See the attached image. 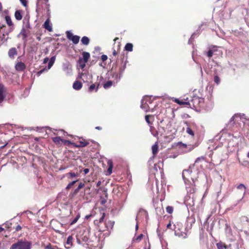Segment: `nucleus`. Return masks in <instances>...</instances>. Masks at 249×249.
Listing matches in <instances>:
<instances>
[{"instance_id":"obj_1","label":"nucleus","mask_w":249,"mask_h":249,"mask_svg":"<svg viewBox=\"0 0 249 249\" xmlns=\"http://www.w3.org/2000/svg\"><path fill=\"white\" fill-rule=\"evenodd\" d=\"M193 172L191 168L184 170L182 172V178L186 185V189L188 193L193 194L195 192V177L192 175Z\"/></svg>"},{"instance_id":"obj_2","label":"nucleus","mask_w":249,"mask_h":249,"mask_svg":"<svg viewBox=\"0 0 249 249\" xmlns=\"http://www.w3.org/2000/svg\"><path fill=\"white\" fill-rule=\"evenodd\" d=\"M173 227V230L175 231L176 236L183 238H186L187 237V233L185 231V229L181 223L179 222H176L174 224Z\"/></svg>"},{"instance_id":"obj_3","label":"nucleus","mask_w":249,"mask_h":249,"mask_svg":"<svg viewBox=\"0 0 249 249\" xmlns=\"http://www.w3.org/2000/svg\"><path fill=\"white\" fill-rule=\"evenodd\" d=\"M187 125L186 133L190 136L194 137L195 136V132L197 129L196 124L193 122L186 123Z\"/></svg>"},{"instance_id":"obj_4","label":"nucleus","mask_w":249,"mask_h":249,"mask_svg":"<svg viewBox=\"0 0 249 249\" xmlns=\"http://www.w3.org/2000/svg\"><path fill=\"white\" fill-rule=\"evenodd\" d=\"M151 103V100L149 97H145L142 98L141 101V107L144 109L146 112H147L149 107L148 104Z\"/></svg>"},{"instance_id":"obj_5","label":"nucleus","mask_w":249,"mask_h":249,"mask_svg":"<svg viewBox=\"0 0 249 249\" xmlns=\"http://www.w3.org/2000/svg\"><path fill=\"white\" fill-rule=\"evenodd\" d=\"M218 47L216 46H213L209 48V50L208 52H205V54L207 55L209 58H211L213 56V54L217 51Z\"/></svg>"},{"instance_id":"obj_6","label":"nucleus","mask_w":249,"mask_h":249,"mask_svg":"<svg viewBox=\"0 0 249 249\" xmlns=\"http://www.w3.org/2000/svg\"><path fill=\"white\" fill-rule=\"evenodd\" d=\"M203 98H199L198 97H194L192 100L189 102L191 103V105H189V106H193L194 107H199L198 102L199 101H203Z\"/></svg>"},{"instance_id":"obj_7","label":"nucleus","mask_w":249,"mask_h":249,"mask_svg":"<svg viewBox=\"0 0 249 249\" xmlns=\"http://www.w3.org/2000/svg\"><path fill=\"white\" fill-rule=\"evenodd\" d=\"M27 33L26 29L24 28H22L19 34L18 35V37H21L22 40L24 41V43L26 44L27 42Z\"/></svg>"},{"instance_id":"obj_8","label":"nucleus","mask_w":249,"mask_h":249,"mask_svg":"<svg viewBox=\"0 0 249 249\" xmlns=\"http://www.w3.org/2000/svg\"><path fill=\"white\" fill-rule=\"evenodd\" d=\"M5 89L3 85L0 84V103L4 100L5 97Z\"/></svg>"},{"instance_id":"obj_9","label":"nucleus","mask_w":249,"mask_h":249,"mask_svg":"<svg viewBox=\"0 0 249 249\" xmlns=\"http://www.w3.org/2000/svg\"><path fill=\"white\" fill-rule=\"evenodd\" d=\"M43 26L48 31L52 32L53 31L52 25L50 23V21L49 18L45 21Z\"/></svg>"},{"instance_id":"obj_10","label":"nucleus","mask_w":249,"mask_h":249,"mask_svg":"<svg viewBox=\"0 0 249 249\" xmlns=\"http://www.w3.org/2000/svg\"><path fill=\"white\" fill-rule=\"evenodd\" d=\"M25 65L21 62L17 63L15 66L16 70L20 71H23L25 69Z\"/></svg>"},{"instance_id":"obj_11","label":"nucleus","mask_w":249,"mask_h":249,"mask_svg":"<svg viewBox=\"0 0 249 249\" xmlns=\"http://www.w3.org/2000/svg\"><path fill=\"white\" fill-rule=\"evenodd\" d=\"M19 249H30V245L27 242L20 241Z\"/></svg>"},{"instance_id":"obj_12","label":"nucleus","mask_w":249,"mask_h":249,"mask_svg":"<svg viewBox=\"0 0 249 249\" xmlns=\"http://www.w3.org/2000/svg\"><path fill=\"white\" fill-rule=\"evenodd\" d=\"M79 77L80 78H82L84 82H88V80L91 78V75L88 73H82L80 74Z\"/></svg>"},{"instance_id":"obj_13","label":"nucleus","mask_w":249,"mask_h":249,"mask_svg":"<svg viewBox=\"0 0 249 249\" xmlns=\"http://www.w3.org/2000/svg\"><path fill=\"white\" fill-rule=\"evenodd\" d=\"M17 54V51L16 48H11L8 52V55L10 58H14Z\"/></svg>"},{"instance_id":"obj_14","label":"nucleus","mask_w":249,"mask_h":249,"mask_svg":"<svg viewBox=\"0 0 249 249\" xmlns=\"http://www.w3.org/2000/svg\"><path fill=\"white\" fill-rule=\"evenodd\" d=\"M79 174L74 172H71L65 174V176L68 179H71L74 178L78 177Z\"/></svg>"},{"instance_id":"obj_15","label":"nucleus","mask_w":249,"mask_h":249,"mask_svg":"<svg viewBox=\"0 0 249 249\" xmlns=\"http://www.w3.org/2000/svg\"><path fill=\"white\" fill-rule=\"evenodd\" d=\"M73 88L77 90H80L82 87V83L78 81H75L72 85Z\"/></svg>"},{"instance_id":"obj_16","label":"nucleus","mask_w":249,"mask_h":249,"mask_svg":"<svg viewBox=\"0 0 249 249\" xmlns=\"http://www.w3.org/2000/svg\"><path fill=\"white\" fill-rule=\"evenodd\" d=\"M73 238L71 236H69L67 239L65 244V247L67 249L70 248L72 245Z\"/></svg>"},{"instance_id":"obj_17","label":"nucleus","mask_w":249,"mask_h":249,"mask_svg":"<svg viewBox=\"0 0 249 249\" xmlns=\"http://www.w3.org/2000/svg\"><path fill=\"white\" fill-rule=\"evenodd\" d=\"M114 222L113 221H109L106 224V227L107 229V230L108 231L107 235L109 234V233L110 232L109 229H112L113 227Z\"/></svg>"},{"instance_id":"obj_18","label":"nucleus","mask_w":249,"mask_h":249,"mask_svg":"<svg viewBox=\"0 0 249 249\" xmlns=\"http://www.w3.org/2000/svg\"><path fill=\"white\" fill-rule=\"evenodd\" d=\"M63 69L65 71H66L68 73L71 72V68L70 67V64L68 63H64L63 64Z\"/></svg>"},{"instance_id":"obj_19","label":"nucleus","mask_w":249,"mask_h":249,"mask_svg":"<svg viewBox=\"0 0 249 249\" xmlns=\"http://www.w3.org/2000/svg\"><path fill=\"white\" fill-rule=\"evenodd\" d=\"M5 19L7 24L10 27V29L12 30L13 28V23L12 21L11 18L8 16H6L5 18Z\"/></svg>"},{"instance_id":"obj_20","label":"nucleus","mask_w":249,"mask_h":249,"mask_svg":"<svg viewBox=\"0 0 249 249\" xmlns=\"http://www.w3.org/2000/svg\"><path fill=\"white\" fill-rule=\"evenodd\" d=\"M152 153L154 156H155L158 152V143H155L152 147Z\"/></svg>"},{"instance_id":"obj_21","label":"nucleus","mask_w":249,"mask_h":249,"mask_svg":"<svg viewBox=\"0 0 249 249\" xmlns=\"http://www.w3.org/2000/svg\"><path fill=\"white\" fill-rule=\"evenodd\" d=\"M86 61L82 59V57L79 58L78 60L79 66L82 69H84L86 66Z\"/></svg>"},{"instance_id":"obj_22","label":"nucleus","mask_w":249,"mask_h":249,"mask_svg":"<svg viewBox=\"0 0 249 249\" xmlns=\"http://www.w3.org/2000/svg\"><path fill=\"white\" fill-rule=\"evenodd\" d=\"M81 41L83 45H88L89 44V39L88 37L85 36L82 38Z\"/></svg>"},{"instance_id":"obj_23","label":"nucleus","mask_w":249,"mask_h":249,"mask_svg":"<svg viewBox=\"0 0 249 249\" xmlns=\"http://www.w3.org/2000/svg\"><path fill=\"white\" fill-rule=\"evenodd\" d=\"M82 59L87 62L90 57V54L89 53L85 52L82 53Z\"/></svg>"},{"instance_id":"obj_24","label":"nucleus","mask_w":249,"mask_h":249,"mask_svg":"<svg viewBox=\"0 0 249 249\" xmlns=\"http://www.w3.org/2000/svg\"><path fill=\"white\" fill-rule=\"evenodd\" d=\"M55 60V56H52L51 59L49 60L48 66V70H49L51 69V68L53 66V65L54 61Z\"/></svg>"},{"instance_id":"obj_25","label":"nucleus","mask_w":249,"mask_h":249,"mask_svg":"<svg viewBox=\"0 0 249 249\" xmlns=\"http://www.w3.org/2000/svg\"><path fill=\"white\" fill-rule=\"evenodd\" d=\"M99 85L96 86L95 84H92L90 85L89 88V91L90 92H92L94 90L96 91L98 89Z\"/></svg>"},{"instance_id":"obj_26","label":"nucleus","mask_w":249,"mask_h":249,"mask_svg":"<svg viewBox=\"0 0 249 249\" xmlns=\"http://www.w3.org/2000/svg\"><path fill=\"white\" fill-rule=\"evenodd\" d=\"M107 164L108 165V168L107 169V172L110 175L112 173V170L113 168V164L111 160H108L107 162Z\"/></svg>"},{"instance_id":"obj_27","label":"nucleus","mask_w":249,"mask_h":249,"mask_svg":"<svg viewBox=\"0 0 249 249\" xmlns=\"http://www.w3.org/2000/svg\"><path fill=\"white\" fill-rule=\"evenodd\" d=\"M15 18L18 20H21L22 18V16L20 12L19 11H17L15 12Z\"/></svg>"},{"instance_id":"obj_28","label":"nucleus","mask_w":249,"mask_h":249,"mask_svg":"<svg viewBox=\"0 0 249 249\" xmlns=\"http://www.w3.org/2000/svg\"><path fill=\"white\" fill-rule=\"evenodd\" d=\"M79 39L80 36L75 35L71 37V40L74 44H76L79 42Z\"/></svg>"},{"instance_id":"obj_29","label":"nucleus","mask_w":249,"mask_h":249,"mask_svg":"<svg viewBox=\"0 0 249 249\" xmlns=\"http://www.w3.org/2000/svg\"><path fill=\"white\" fill-rule=\"evenodd\" d=\"M175 102L178 103V104L180 105H191V103H190L189 102H185L182 100H179V99H175Z\"/></svg>"},{"instance_id":"obj_30","label":"nucleus","mask_w":249,"mask_h":249,"mask_svg":"<svg viewBox=\"0 0 249 249\" xmlns=\"http://www.w3.org/2000/svg\"><path fill=\"white\" fill-rule=\"evenodd\" d=\"M125 50L129 52L133 50V45L131 43H128L125 46Z\"/></svg>"},{"instance_id":"obj_31","label":"nucleus","mask_w":249,"mask_h":249,"mask_svg":"<svg viewBox=\"0 0 249 249\" xmlns=\"http://www.w3.org/2000/svg\"><path fill=\"white\" fill-rule=\"evenodd\" d=\"M150 132L152 135L154 137H157L158 135V132L153 126H150Z\"/></svg>"},{"instance_id":"obj_32","label":"nucleus","mask_w":249,"mask_h":249,"mask_svg":"<svg viewBox=\"0 0 249 249\" xmlns=\"http://www.w3.org/2000/svg\"><path fill=\"white\" fill-rule=\"evenodd\" d=\"M79 144L77 145L78 147H84L89 144V142L85 140H82L79 142Z\"/></svg>"},{"instance_id":"obj_33","label":"nucleus","mask_w":249,"mask_h":249,"mask_svg":"<svg viewBox=\"0 0 249 249\" xmlns=\"http://www.w3.org/2000/svg\"><path fill=\"white\" fill-rule=\"evenodd\" d=\"M78 181V179H76V180H73L71 182H70L68 184V185L67 186V187H66V189L67 190H69L70 188H71L72 187V186L77 182Z\"/></svg>"},{"instance_id":"obj_34","label":"nucleus","mask_w":249,"mask_h":249,"mask_svg":"<svg viewBox=\"0 0 249 249\" xmlns=\"http://www.w3.org/2000/svg\"><path fill=\"white\" fill-rule=\"evenodd\" d=\"M143 236V234H141L138 237H137L136 238L134 237L133 239V242H140L141 241V240L142 239Z\"/></svg>"},{"instance_id":"obj_35","label":"nucleus","mask_w":249,"mask_h":249,"mask_svg":"<svg viewBox=\"0 0 249 249\" xmlns=\"http://www.w3.org/2000/svg\"><path fill=\"white\" fill-rule=\"evenodd\" d=\"M19 243L20 241L16 243L13 244L10 249H19Z\"/></svg>"},{"instance_id":"obj_36","label":"nucleus","mask_w":249,"mask_h":249,"mask_svg":"<svg viewBox=\"0 0 249 249\" xmlns=\"http://www.w3.org/2000/svg\"><path fill=\"white\" fill-rule=\"evenodd\" d=\"M237 189H238L239 190H241V191H243L244 192V194H245L246 190V186L243 184H240L237 186Z\"/></svg>"},{"instance_id":"obj_37","label":"nucleus","mask_w":249,"mask_h":249,"mask_svg":"<svg viewBox=\"0 0 249 249\" xmlns=\"http://www.w3.org/2000/svg\"><path fill=\"white\" fill-rule=\"evenodd\" d=\"M53 141L55 143H59L63 140L60 137H55L53 138Z\"/></svg>"},{"instance_id":"obj_38","label":"nucleus","mask_w":249,"mask_h":249,"mask_svg":"<svg viewBox=\"0 0 249 249\" xmlns=\"http://www.w3.org/2000/svg\"><path fill=\"white\" fill-rule=\"evenodd\" d=\"M85 186V184L82 182L80 183L78 187L74 190V193L77 194L80 189L82 188Z\"/></svg>"},{"instance_id":"obj_39","label":"nucleus","mask_w":249,"mask_h":249,"mask_svg":"<svg viewBox=\"0 0 249 249\" xmlns=\"http://www.w3.org/2000/svg\"><path fill=\"white\" fill-rule=\"evenodd\" d=\"M112 85V82L111 81H108L104 85V88L105 89H108L109 87H111V86Z\"/></svg>"},{"instance_id":"obj_40","label":"nucleus","mask_w":249,"mask_h":249,"mask_svg":"<svg viewBox=\"0 0 249 249\" xmlns=\"http://www.w3.org/2000/svg\"><path fill=\"white\" fill-rule=\"evenodd\" d=\"M80 214L78 213L77 215H76V216L75 217V218L71 222V223H70V225H73L75 223H76L77 222V221H78V220L79 219V218H80Z\"/></svg>"},{"instance_id":"obj_41","label":"nucleus","mask_w":249,"mask_h":249,"mask_svg":"<svg viewBox=\"0 0 249 249\" xmlns=\"http://www.w3.org/2000/svg\"><path fill=\"white\" fill-rule=\"evenodd\" d=\"M214 82L217 84L218 85L220 83V79L217 75H215L213 78Z\"/></svg>"},{"instance_id":"obj_42","label":"nucleus","mask_w":249,"mask_h":249,"mask_svg":"<svg viewBox=\"0 0 249 249\" xmlns=\"http://www.w3.org/2000/svg\"><path fill=\"white\" fill-rule=\"evenodd\" d=\"M166 210V212L170 214L172 213L173 212V208L172 206H167Z\"/></svg>"},{"instance_id":"obj_43","label":"nucleus","mask_w":249,"mask_h":249,"mask_svg":"<svg viewBox=\"0 0 249 249\" xmlns=\"http://www.w3.org/2000/svg\"><path fill=\"white\" fill-rule=\"evenodd\" d=\"M66 34L67 37L69 40H71V37L74 36V35H73V34L70 31H67L66 32Z\"/></svg>"},{"instance_id":"obj_44","label":"nucleus","mask_w":249,"mask_h":249,"mask_svg":"<svg viewBox=\"0 0 249 249\" xmlns=\"http://www.w3.org/2000/svg\"><path fill=\"white\" fill-rule=\"evenodd\" d=\"M204 160V157H198L197 158L196 161H195V163H198L200 161H203Z\"/></svg>"},{"instance_id":"obj_45","label":"nucleus","mask_w":249,"mask_h":249,"mask_svg":"<svg viewBox=\"0 0 249 249\" xmlns=\"http://www.w3.org/2000/svg\"><path fill=\"white\" fill-rule=\"evenodd\" d=\"M7 38H5L4 37L0 36V46L4 42L6 41Z\"/></svg>"},{"instance_id":"obj_46","label":"nucleus","mask_w":249,"mask_h":249,"mask_svg":"<svg viewBox=\"0 0 249 249\" xmlns=\"http://www.w3.org/2000/svg\"><path fill=\"white\" fill-rule=\"evenodd\" d=\"M20 2L21 4L24 6L26 7L27 5V1L26 0H20Z\"/></svg>"},{"instance_id":"obj_47","label":"nucleus","mask_w":249,"mask_h":249,"mask_svg":"<svg viewBox=\"0 0 249 249\" xmlns=\"http://www.w3.org/2000/svg\"><path fill=\"white\" fill-rule=\"evenodd\" d=\"M101 59H102V60L104 62V61H105L107 60V55H105V54H103L101 56Z\"/></svg>"},{"instance_id":"obj_48","label":"nucleus","mask_w":249,"mask_h":249,"mask_svg":"<svg viewBox=\"0 0 249 249\" xmlns=\"http://www.w3.org/2000/svg\"><path fill=\"white\" fill-rule=\"evenodd\" d=\"M105 213H103L102 214V216L99 219V222L101 223V222H102L104 220V219L105 218Z\"/></svg>"},{"instance_id":"obj_49","label":"nucleus","mask_w":249,"mask_h":249,"mask_svg":"<svg viewBox=\"0 0 249 249\" xmlns=\"http://www.w3.org/2000/svg\"><path fill=\"white\" fill-rule=\"evenodd\" d=\"M167 229H171L173 230L174 227H173H173L172 226V224L171 223V222H170L167 225Z\"/></svg>"},{"instance_id":"obj_50","label":"nucleus","mask_w":249,"mask_h":249,"mask_svg":"<svg viewBox=\"0 0 249 249\" xmlns=\"http://www.w3.org/2000/svg\"><path fill=\"white\" fill-rule=\"evenodd\" d=\"M149 115L145 116V121L146 122L149 124H150L149 120Z\"/></svg>"},{"instance_id":"obj_51","label":"nucleus","mask_w":249,"mask_h":249,"mask_svg":"<svg viewBox=\"0 0 249 249\" xmlns=\"http://www.w3.org/2000/svg\"><path fill=\"white\" fill-rule=\"evenodd\" d=\"M83 172H84V174L85 175H86L89 173V170L88 168H86V169H84Z\"/></svg>"},{"instance_id":"obj_52","label":"nucleus","mask_w":249,"mask_h":249,"mask_svg":"<svg viewBox=\"0 0 249 249\" xmlns=\"http://www.w3.org/2000/svg\"><path fill=\"white\" fill-rule=\"evenodd\" d=\"M118 50H116L115 49H114L113 52V55L114 56H116L118 54Z\"/></svg>"},{"instance_id":"obj_53","label":"nucleus","mask_w":249,"mask_h":249,"mask_svg":"<svg viewBox=\"0 0 249 249\" xmlns=\"http://www.w3.org/2000/svg\"><path fill=\"white\" fill-rule=\"evenodd\" d=\"M48 61H49V58L48 57H46L44 59L43 63L44 64H46V63H47L48 62Z\"/></svg>"},{"instance_id":"obj_54","label":"nucleus","mask_w":249,"mask_h":249,"mask_svg":"<svg viewBox=\"0 0 249 249\" xmlns=\"http://www.w3.org/2000/svg\"><path fill=\"white\" fill-rule=\"evenodd\" d=\"M204 102V100L203 101H199L198 102L199 107H202L203 106V103Z\"/></svg>"},{"instance_id":"obj_55","label":"nucleus","mask_w":249,"mask_h":249,"mask_svg":"<svg viewBox=\"0 0 249 249\" xmlns=\"http://www.w3.org/2000/svg\"><path fill=\"white\" fill-rule=\"evenodd\" d=\"M45 69L41 70L38 72V74H40L45 71Z\"/></svg>"},{"instance_id":"obj_56","label":"nucleus","mask_w":249,"mask_h":249,"mask_svg":"<svg viewBox=\"0 0 249 249\" xmlns=\"http://www.w3.org/2000/svg\"><path fill=\"white\" fill-rule=\"evenodd\" d=\"M20 229H21V227L19 225H18V226H17V227H16V231H19Z\"/></svg>"},{"instance_id":"obj_57","label":"nucleus","mask_w":249,"mask_h":249,"mask_svg":"<svg viewBox=\"0 0 249 249\" xmlns=\"http://www.w3.org/2000/svg\"><path fill=\"white\" fill-rule=\"evenodd\" d=\"M101 184V181H98L97 183H96V186L97 187L99 186Z\"/></svg>"},{"instance_id":"obj_58","label":"nucleus","mask_w":249,"mask_h":249,"mask_svg":"<svg viewBox=\"0 0 249 249\" xmlns=\"http://www.w3.org/2000/svg\"><path fill=\"white\" fill-rule=\"evenodd\" d=\"M194 35H193L191 36V37L190 38V39L189 40V41H188V43L189 44H190L191 43V39L193 38V36H194Z\"/></svg>"},{"instance_id":"obj_59","label":"nucleus","mask_w":249,"mask_h":249,"mask_svg":"<svg viewBox=\"0 0 249 249\" xmlns=\"http://www.w3.org/2000/svg\"><path fill=\"white\" fill-rule=\"evenodd\" d=\"M90 215H87L85 216V218L86 219H88L90 217Z\"/></svg>"},{"instance_id":"obj_60","label":"nucleus","mask_w":249,"mask_h":249,"mask_svg":"<svg viewBox=\"0 0 249 249\" xmlns=\"http://www.w3.org/2000/svg\"><path fill=\"white\" fill-rule=\"evenodd\" d=\"M138 228H139V226H138V224H137L136 225V227H135L136 231H137Z\"/></svg>"},{"instance_id":"obj_61","label":"nucleus","mask_w":249,"mask_h":249,"mask_svg":"<svg viewBox=\"0 0 249 249\" xmlns=\"http://www.w3.org/2000/svg\"><path fill=\"white\" fill-rule=\"evenodd\" d=\"M4 228H3L0 226V232L2 231H4Z\"/></svg>"},{"instance_id":"obj_62","label":"nucleus","mask_w":249,"mask_h":249,"mask_svg":"<svg viewBox=\"0 0 249 249\" xmlns=\"http://www.w3.org/2000/svg\"><path fill=\"white\" fill-rule=\"evenodd\" d=\"M95 128H96V129H98V130H101V127H100V126H96V127H95Z\"/></svg>"},{"instance_id":"obj_63","label":"nucleus","mask_w":249,"mask_h":249,"mask_svg":"<svg viewBox=\"0 0 249 249\" xmlns=\"http://www.w3.org/2000/svg\"><path fill=\"white\" fill-rule=\"evenodd\" d=\"M2 11V5L0 2V12Z\"/></svg>"},{"instance_id":"obj_64","label":"nucleus","mask_w":249,"mask_h":249,"mask_svg":"<svg viewBox=\"0 0 249 249\" xmlns=\"http://www.w3.org/2000/svg\"><path fill=\"white\" fill-rule=\"evenodd\" d=\"M105 202H106V200H102V201H101V203H102V204H104Z\"/></svg>"}]
</instances>
